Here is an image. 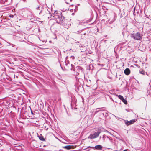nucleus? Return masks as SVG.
Listing matches in <instances>:
<instances>
[{
    "label": "nucleus",
    "mask_w": 151,
    "mask_h": 151,
    "mask_svg": "<svg viewBox=\"0 0 151 151\" xmlns=\"http://www.w3.org/2000/svg\"><path fill=\"white\" fill-rule=\"evenodd\" d=\"M52 14L51 16L54 17L58 23L62 22L65 19V17L62 14L61 12L58 11H55L54 13L52 12Z\"/></svg>",
    "instance_id": "nucleus-1"
},
{
    "label": "nucleus",
    "mask_w": 151,
    "mask_h": 151,
    "mask_svg": "<svg viewBox=\"0 0 151 151\" xmlns=\"http://www.w3.org/2000/svg\"><path fill=\"white\" fill-rule=\"evenodd\" d=\"M131 37L137 40H141L142 39V35L138 32L131 34Z\"/></svg>",
    "instance_id": "nucleus-2"
},
{
    "label": "nucleus",
    "mask_w": 151,
    "mask_h": 151,
    "mask_svg": "<svg viewBox=\"0 0 151 151\" xmlns=\"http://www.w3.org/2000/svg\"><path fill=\"white\" fill-rule=\"evenodd\" d=\"M73 70L75 71V73L76 76L79 75L82 72L81 68L79 66L76 67L74 69H73Z\"/></svg>",
    "instance_id": "nucleus-3"
},
{
    "label": "nucleus",
    "mask_w": 151,
    "mask_h": 151,
    "mask_svg": "<svg viewBox=\"0 0 151 151\" xmlns=\"http://www.w3.org/2000/svg\"><path fill=\"white\" fill-rule=\"evenodd\" d=\"M100 133V132L98 131L97 132H95L94 134H90L88 137L91 139L96 138L99 136Z\"/></svg>",
    "instance_id": "nucleus-4"
},
{
    "label": "nucleus",
    "mask_w": 151,
    "mask_h": 151,
    "mask_svg": "<svg viewBox=\"0 0 151 151\" xmlns=\"http://www.w3.org/2000/svg\"><path fill=\"white\" fill-rule=\"evenodd\" d=\"M136 120L135 119H132L130 120V121H128V120H124V123L127 126H128L130 124H133L135 122Z\"/></svg>",
    "instance_id": "nucleus-5"
},
{
    "label": "nucleus",
    "mask_w": 151,
    "mask_h": 151,
    "mask_svg": "<svg viewBox=\"0 0 151 151\" xmlns=\"http://www.w3.org/2000/svg\"><path fill=\"white\" fill-rule=\"evenodd\" d=\"M116 140L112 139L108 142V145L110 147L114 146L116 144Z\"/></svg>",
    "instance_id": "nucleus-6"
},
{
    "label": "nucleus",
    "mask_w": 151,
    "mask_h": 151,
    "mask_svg": "<svg viewBox=\"0 0 151 151\" xmlns=\"http://www.w3.org/2000/svg\"><path fill=\"white\" fill-rule=\"evenodd\" d=\"M117 96H118L119 98L122 101L124 104L126 105L127 104V100L126 99H124L122 96L121 95H117Z\"/></svg>",
    "instance_id": "nucleus-7"
},
{
    "label": "nucleus",
    "mask_w": 151,
    "mask_h": 151,
    "mask_svg": "<svg viewBox=\"0 0 151 151\" xmlns=\"http://www.w3.org/2000/svg\"><path fill=\"white\" fill-rule=\"evenodd\" d=\"M94 149L101 150H102L103 147L101 145H99L94 147Z\"/></svg>",
    "instance_id": "nucleus-8"
},
{
    "label": "nucleus",
    "mask_w": 151,
    "mask_h": 151,
    "mask_svg": "<svg viewBox=\"0 0 151 151\" xmlns=\"http://www.w3.org/2000/svg\"><path fill=\"white\" fill-rule=\"evenodd\" d=\"M130 73V71L129 68H126L124 70V73L126 75H128Z\"/></svg>",
    "instance_id": "nucleus-9"
},
{
    "label": "nucleus",
    "mask_w": 151,
    "mask_h": 151,
    "mask_svg": "<svg viewBox=\"0 0 151 151\" xmlns=\"http://www.w3.org/2000/svg\"><path fill=\"white\" fill-rule=\"evenodd\" d=\"M73 146L71 145H67L63 147V148L66 149L67 150H70L72 148Z\"/></svg>",
    "instance_id": "nucleus-10"
},
{
    "label": "nucleus",
    "mask_w": 151,
    "mask_h": 151,
    "mask_svg": "<svg viewBox=\"0 0 151 151\" xmlns=\"http://www.w3.org/2000/svg\"><path fill=\"white\" fill-rule=\"evenodd\" d=\"M65 63L66 66L69 67L70 65L69 61L68 60H65Z\"/></svg>",
    "instance_id": "nucleus-11"
},
{
    "label": "nucleus",
    "mask_w": 151,
    "mask_h": 151,
    "mask_svg": "<svg viewBox=\"0 0 151 151\" xmlns=\"http://www.w3.org/2000/svg\"><path fill=\"white\" fill-rule=\"evenodd\" d=\"M38 137H39V139L42 141H45V139L41 135V136H38Z\"/></svg>",
    "instance_id": "nucleus-12"
},
{
    "label": "nucleus",
    "mask_w": 151,
    "mask_h": 151,
    "mask_svg": "<svg viewBox=\"0 0 151 151\" xmlns=\"http://www.w3.org/2000/svg\"><path fill=\"white\" fill-rule=\"evenodd\" d=\"M139 73H140L141 74H142L143 75H145V71L142 70H140L139 71Z\"/></svg>",
    "instance_id": "nucleus-13"
},
{
    "label": "nucleus",
    "mask_w": 151,
    "mask_h": 151,
    "mask_svg": "<svg viewBox=\"0 0 151 151\" xmlns=\"http://www.w3.org/2000/svg\"><path fill=\"white\" fill-rule=\"evenodd\" d=\"M114 20L113 21H111L109 22V20H108V21H107L106 22L107 23V24H108V23H109V24H111L112 23H113V22L114 21Z\"/></svg>",
    "instance_id": "nucleus-14"
},
{
    "label": "nucleus",
    "mask_w": 151,
    "mask_h": 151,
    "mask_svg": "<svg viewBox=\"0 0 151 151\" xmlns=\"http://www.w3.org/2000/svg\"><path fill=\"white\" fill-rule=\"evenodd\" d=\"M98 109H100V110H98L97 111H96L95 112V114L96 113H97L99 111H101V110H103L102 108H98Z\"/></svg>",
    "instance_id": "nucleus-15"
},
{
    "label": "nucleus",
    "mask_w": 151,
    "mask_h": 151,
    "mask_svg": "<svg viewBox=\"0 0 151 151\" xmlns=\"http://www.w3.org/2000/svg\"><path fill=\"white\" fill-rule=\"evenodd\" d=\"M40 6H38V7L36 8V10H39L40 9Z\"/></svg>",
    "instance_id": "nucleus-16"
},
{
    "label": "nucleus",
    "mask_w": 151,
    "mask_h": 151,
    "mask_svg": "<svg viewBox=\"0 0 151 151\" xmlns=\"http://www.w3.org/2000/svg\"><path fill=\"white\" fill-rule=\"evenodd\" d=\"M72 59H74V58H75V57L73 55V56H71V57H70Z\"/></svg>",
    "instance_id": "nucleus-17"
},
{
    "label": "nucleus",
    "mask_w": 151,
    "mask_h": 151,
    "mask_svg": "<svg viewBox=\"0 0 151 151\" xmlns=\"http://www.w3.org/2000/svg\"><path fill=\"white\" fill-rule=\"evenodd\" d=\"M88 148H93L94 149V147H90L89 146L88 147Z\"/></svg>",
    "instance_id": "nucleus-18"
},
{
    "label": "nucleus",
    "mask_w": 151,
    "mask_h": 151,
    "mask_svg": "<svg viewBox=\"0 0 151 151\" xmlns=\"http://www.w3.org/2000/svg\"><path fill=\"white\" fill-rule=\"evenodd\" d=\"M9 44L11 45H12V47H14V46L15 45L13 44H11L10 43H9Z\"/></svg>",
    "instance_id": "nucleus-19"
},
{
    "label": "nucleus",
    "mask_w": 151,
    "mask_h": 151,
    "mask_svg": "<svg viewBox=\"0 0 151 151\" xmlns=\"http://www.w3.org/2000/svg\"><path fill=\"white\" fill-rule=\"evenodd\" d=\"M71 70H72V69H73V66H74V65H73L72 64H71Z\"/></svg>",
    "instance_id": "nucleus-20"
},
{
    "label": "nucleus",
    "mask_w": 151,
    "mask_h": 151,
    "mask_svg": "<svg viewBox=\"0 0 151 151\" xmlns=\"http://www.w3.org/2000/svg\"><path fill=\"white\" fill-rule=\"evenodd\" d=\"M112 139V138H111V137H110L108 139L109 140V141H110Z\"/></svg>",
    "instance_id": "nucleus-21"
},
{
    "label": "nucleus",
    "mask_w": 151,
    "mask_h": 151,
    "mask_svg": "<svg viewBox=\"0 0 151 151\" xmlns=\"http://www.w3.org/2000/svg\"><path fill=\"white\" fill-rule=\"evenodd\" d=\"M68 56H67L66 57V60H67L68 59Z\"/></svg>",
    "instance_id": "nucleus-22"
},
{
    "label": "nucleus",
    "mask_w": 151,
    "mask_h": 151,
    "mask_svg": "<svg viewBox=\"0 0 151 151\" xmlns=\"http://www.w3.org/2000/svg\"><path fill=\"white\" fill-rule=\"evenodd\" d=\"M110 137H109V136H106V137L108 138V139H109V138Z\"/></svg>",
    "instance_id": "nucleus-23"
},
{
    "label": "nucleus",
    "mask_w": 151,
    "mask_h": 151,
    "mask_svg": "<svg viewBox=\"0 0 151 151\" xmlns=\"http://www.w3.org/2000/svg\"><path fill=\"white\" fill-rule=\"evenodd\" d=\"M31 113L32 114H33V112H32V111H31Z\"/></svg>",
    "instance_id": "nucleus-24"
},
{
    "label": "nucleus",
    "mask_w": 151,
    "mask_h": 151,
    "mask_svg": "<svg viewBox=\"0 0 151 151\" xmlns=\"http://www.w3.org/2000/svg\"><path fill=\"white\" fill-rule=\"evenodd\" d=\"M66 3L67 4H69V3L68 2L66 1Z\"/></svg>",
    "instance_id": "nucleus-25"
},
{
    "label": "nucleus",
    "mask_w": 151,
    "mask_h": 151,
    "mask_svg": "<svg viewBox=\"0 0 151 151\" xmlns=\"http://www.w3.org/2000/svg\"><path fill=\"white\" fill-rule=\"evenodd\" d=\"M42 12V11H41L39 13V14H40L41 12Z\"/></svg>",
    "instance_id": "nucleus-26"
},
{
    "label": "nucleus",
    "mask_w": 151,
    "mask_h": 151,
    "mask_svg": "<svg viewBox=\"0 0 151 151\" xmlns=\"http://www.w3.org/2000/svg\"><path fill=\"white\" fill-rule=\"evenodd\" d=\"M22 0L23 1H25L26 0Z\"/></svg>",
    "instance_id": "nucleus-27"
},
{
    "label": "nucleus",
    "mask_w": 151,
    "mask_h": 151,
    "mask_svg": "<svg viewBox=\"0 0 151 151\" xmlns=\"http://www.w3.org/2000/svg\"><path fill=\"white\" fill-rule=\"evenodd\" d=\"M104 137H105V136H103V138H104Z\"/></svg>",
    "instance_id": "nucleus-28"
},
{
    "label": "nucleus",
    "mask_w": 151,
    "mask_h": 151,
    "mask_svg": "<svg viewBox=\"0 0 151 151\" xmlns=\"http://www.w3.org/2000/svg\"><path fill=\"white\" fill-rule=\"evenodd\" d=\"M106 111V112L105 113L106 114H107V112H108V111Z\"/></svg>",
    "instance_id": "nucleus-29"
},
{
    "label": "nucleus",
    "mask_w": 151,
    "mask_h": 151,
    "mask_svg": "<svg viewBox=\"0 0 151 151\" xmlns=\"http://www.w3.org/2000/svg\"><path fill=\"white\" fill-rule=\"evenodd\" d=\"M70 0V2H71L72 1V0Z\"/></svg>",
    "instance_id": "nucleus-30"
},
{
    "label": "nucleus",
    "mask_w": 151,
    "mask_h": 151,
    "mask_svg": "<svg viewBox=\"0 0 151 151\" xmlns=\"http://www.w3.org/2000/svg\"><path fill=\"white\" fill-rule=\"evenodd\" d=\"M109 78L110 79H111V77H109Z\"/></svg>",
    "instance_id": "nucleus-31"
},
{
    "label": "nucleus",
    "mask_w": 151,
    "mask_h": 151,
    "mask_svg": "<svg viewBox=\"0 0 151 151\" xmlns=\"http://www.w3.org/2000/svg\"><path fill=\"white\" fill-rule=\"evenodd\" d=\"M42 41V42H44V41Z\"/></svg>",
    "instance_id": "nucleus-32"
},
{
    "label": "nucleus",
    "mask_w": 151,
    "mask_h": 151,
    "mask_svg": "<svg viewBox=\"0 0 151 151\" xmlns=\"http://www.w3.org/2000/svg\"><path fill=\"white\" fill-rule=\"evenodd\" d=\"M103 115H104V113H103Z\"/></svg>",
    "instance_id": "nucleus-33"
},
{
    "label": "nucleus",
    "mask_w": 151,
    "mask_h": 151,
    "mask_svg": "<svg viewBox=\"0 0 151 151\" xmlns=\"http://www.w3.org/2000/svg\"><path fill=\"white\" fill-rule=\"evenodd\" d=\"M151 88V86H150V87Z\"/></svg>",
    "instance_id": "nucleus-34"
}]
</instances>
